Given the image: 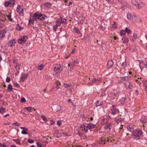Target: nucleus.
Wrapping results in <instances>:
<instances>
[{"mask_svg": "<svg viewBox=\"0 0 147 147\" xmlns=\"http://www.w3.org/2000/svg\"><path fill=\"white\" fill-rule=\"evenodd\" d=\"M131 48L133 49L134 51L136 50V48L134 46H133L131 47Z\"/></svg>", "mask_w": 147, "mask_h": 147, "instance_id": "nucleus-59", "label": "nucleus"}, {"mask_svg": "<svg viewBox=\"0 0 147 147\" xmlns=\"http://www.w3.org/2000/svg\"><path fill=\"white\" fill-rule=\"evenodd\" d=\"M73 61L74 63H76L77 64H78L79 63V61L78 60L76 59V60L74 59L73 60Z\"/></svg>", "mask_w": 147, "mask_h": 147, "instance_id": "nucleus-48", "label": "nucleus"}, {"mask_svg": "<svg viewBox=\"0 0 147 147\" xmlns=\"http://www.w3.org/2000/svg\"><path fill=\"white\" fill-rule=\"evenodd\" d=\"M97 83L96 82V78H93L92 79V80L91 81V82L89 83V84H91V83Z\"/></svg>", "mask_w": 147, "mask_h": 147, "instance_id": "nucleus-29", "label": "nucleus"}, {"mask_svg": "<svg viewBox=\"0 0 147 147\" xmlns=\"http://www.w3.org/2000/svg\"><path fill=\"white\" fill-rule=\"evenodd\" d=\"M55 83L57 85V86H59L61 85L60 83L58 81H57L55 82Z\"/></svg>", "mask_w": 147, "mask_h": 147, "instance_id": "nucleus-56", "label": "nucleus"}, {"mask_svg": "<svg viewBox=\"0 0 147 147\" xmlns=\"http://www.w3.org/2000/svg\"><path fill=\"white\" fill-rule=\"evenodd\" d=\"M61 66L60 65H59L57 66H55L54 69V71L56 74L60 73L62 71V68H60Z\"/></svg>", "mask_w": 147, "mask_h": 147, "instance_id": "nucleus-3", "label": "nucleus"}, {"mask_svg": "<svg viewBox=\"0 0 147 147\" xmlns=\"http://www.w3.org/2000/svg\"><path fill=\"white\" fill-rule=\"evenodd\" d=\"M42 119L45 121H46L47 120V118L44 115H42L41 116Z\"/></svg>", "mask_w": 147, "mask_h": 147, "instance_id": "nucleus-44", "label": "nucleus"}, {"mask_svg": "<svg viewBox=\"0 0 147 147\" xmlns=\"http://www.w3.org/2000/svg\"><path fill=\"white\" fill-rule=\"evenodd\" d=\"M123 6H121V7L122 9L123 8L125 7H126V8L124 7V9L125 8H128V9H131V6L128 3L126 2H123V3H122Z\"/></svg>", "mask_w": 147, "mask_h": 147, "instance_id": "nucleus-6", "label": "nucleus"}, {"mask_svg": "<svg viewBox=\"0 0 147 147\" xmlns=\"http://www.w3.org/2000/svg\"><path fill=\"white\" fill-rule=\"evenodd\" d=\"M27 37L25 36H22L20 39L18 40V42L20 44L25 43L27 40Z\"/></svg>", "mask_w": 147, "mask_h": 147, "instance_id": "nucleus-2", "label": "nucleus"}, {"mask_svg": "<svg viewBox=\"0 0 147 147\" xmlns=\"http://www.w3.org/2000/svg\"><path fill=\"white\" fill-rule=\"evenodd\" d=\"M125 29L126 30V32H127L128 34H130L131 33V30L127 28H126Z\"/></svg>", "mask_w": 147, "mask_h": 147, "instance_id": "nucleus-35", "label": "nucleus"}, {"mask_svg": "<svg viewBox=\"0 0 147 147\" xmlns=\"http://www.w3.org/2000/svg\"><path fill=\"white\" fill-rule=\"evenodd\" d=\"M28 142L30 143H34V141L33 140H31L30 139H29L28 140Z\"/></svg>", "mask_w": 147, "mask_h": 147, "instance_id": "nucleus-43", "label": "nucleus"}, {"mask_svg": "<svg viewBox=\"0 0 147 147\" xmlns=\"http://www.w3.org/2000/svg\"><path fill=\"white\" fill-rule=\"evenodd\" d=\"M5 33L6 32H5V30H4L3 32L2 33H1V34H2V37H3L5 36Z\"/></svg>", "mask_w": 147, "mask_h": 147, "instance_id": "nucleus-50", "label": "nucleus"}, {"mask_svg": "<svg viewBox=\"0 0 147 147\" xmlns=\"http://www.w3.org/2000/svg\"><path fill=\"white\" fill-rule=\"evenodd\" d=\"M132 3L135 5H137V4H138V2L136 0H132Z\"/></svg>", "mask_w": 147, "mask_h": 147, "instance_id": "nucleus-31", "label": "nucleus"}, {"mask_svg": "<svg viewBox=\"0 0 147 147\" xmlns=\"http://www.w3.org/2000/svg\"><path fill=\"white\" fill-rule=\"evenodd\" d=\"M0 146H2L3 147H7L4 144V143L3 144L1 143L0 144Z\"/></svg>", "mask_w": 147, "mask_h": 147, "instance_id": "nucleus-60", "label": "nucleus"}, {"mask_svg": "<svg viewBox=\"0 0 147 147\" xmlns=\"http://www.w3.org/2000/svg\"><path fill=\"white\" fill-rule=\"evenodd\" d=\"M45 17L47 18V17L45 14L39 12H36L34 13L33 16V19L36 21L37 20L43 21L45 19Z\"/></svg>", "mask_w": 147, "mask_h": 147, "instance_id": "nucleus-1", "label": "nucleus"}, {"mask_svg": "<svg viewBox=\"0 0 147 147\" xmlns=\"http://www.w3.org/2000/svg\"><path fill=\"white\" fill-rule=\"evenodd\" d=\"M143 86L144 88L146 87V86H147V82L146 81H144V82Z\"/></svg>", "mask_w": 147, "mask_h": 147, "instance_id": "nucleus-52", "label": "nucleus"}, {"mask_svg": "<svg viewBox=\"0 0 147 147\" xmlns=\"http://www.w3.org/2000/svg\"><path fill=\"white\" fill-rule=\"evenodd\" d=\"M13 84L14 85V86H16L17 87H20L19 85L17 84V82L14 83Z\"/></svg>", "mask_w": 147, "mask_h": 147, "instance_id": "nucleus-53", "label": "nucleus"}, {"mask_svg": "<svg viewBox=\"0 0 147 147\" xmlns=\"http://www.w3.org/2000/svg\"><path fill=\"white\" fill-rule=\"evenodd\" d=\"M122 40L123 41V42L124 43H128L129 41L128 38H127V36H126L124 35L123 37Z\"/></svg>", "mask_w": 147, "mask_h": 147, "instance_id": "nucleus-11", "label": "nucleus"}, {"mask_svg": "<svg viewBox=\"0 0 147 147\" xmlns=\"http://www.w3.org/2000/svg\"><path fill=\"white\" fill-rule=\"evenodd\" d=\"M1 111V113L3 114L5 112V108L4 107H1L0 110Z\"/></svg>", "mask_w": 147, "mask_h": 147, "instance_id": "nucleus-33", "label": "nucleus"}, {"mask_svg": "<svg viewBox=\"0 0 147 147\" xmlns=\"http://www.w3.org/2000/svg\"><path fill=\"white\" fill-rule=\"evenodd\" d=\"M20 101L22 102H25L26 101L25 98L24 97H22L21 98Z\"/></svg>", "mask_w": 147, "mask_h": 147, "instance_id": "nucleus-47", "label": "nucleus"}, {"mask_svg": "<svg viewBox=\"0 0 147 147\" xmlns=\"http://www.w3.org/2000/svg\"><path fill=\"white\" fill-rule=\"evenodd\" d=\"M141 122L144 123L147 121V119L145 118L144 116H142L140 120Z\"/></svg>", "mask_w": 147, "mask_h": 147, "instance_id": "nucleus-19", "label": "nucleus"}, {"mask_svg": "<svg viewBox=\"0 0 147 147\" xmlns=\"http://www.w3.org/2000/svg\"><path fill=\"white\" fill-rule=\"evenodd\" d=\"M24 109L27 110L29 112H32L34 109V108H32L31 107H25Z\"/></svg>", "mask_w": 147, "mask_h": 147, "instance_id": "nucleus-17", "label": "nucleus"}, {"mask_svg": "<svg viewBox=\"0 0 147 147\" xmlns=\"http://www.w3.org/2000/svg\"><path fill=\"white\" fill-rule=\"evenodd\" d=\"M138 34L137 33H134V34L133 35V37L135 39H136L138 38Z\"/></svg>", "mask_w": 147, "mask_h": 147, "instance_id": "nucleus-40", "label": "nucleus"}, {"mask_svg": "<svg viewBox=\"0 0 147 147\" xmlns=\"http://www.w3.org/2000/svg\"><path fill=\"white\" fill-rule=\"evenodd\" d=\"M111 125V124H108L105 127V129L107 130H110L111 129L110 128V126Z\"/></svg>", "mask_w": 147, "mask_h": 147, "instance_id": "nucleus-32", "label": "nucleus"}, {"mask_svg": "<svg viewBox=\"0 0 147 147\" xmlns=\"http://www.w3.org/2000/svg\"><path fill=\"white\" fill-rule=\"evenodd\" d=\"M13 88L12 87V86L11 85L9 84L8 85L7 87V91L9 92L12 91Z\"/></svg>", "mask_w": 147, "mask_h": 147, "instance_id": "nucleus-24", "label": "nucleus"}, {"mask_svg": "<svg viewBox=\"0 0 147 147\" xmlns=\"http://www.w3.org/2000/svg\"><path fill=\"white\" fill-rule=\"evenodd\" d=\"M15 40L13 39L12 40H10L8 43V45L9 47H11L14 45L16 43Z\"/></svg>", "mask_w": 147, "mask_h": 147, "instance_id": "nucleus-12", "label": "nucleus"}, {"mask_svg": "<svg viewBox=\"0 0 147 147\" xmlns=\"http://www.w3.org/2000/svg\"><path fill=\"white\" fill-rule=\"evenodd\" d=\"M113 64V62L112 60L109 61L107 63V68L109 69L111 68Z\"/></svg>", "mask_w": 147, "mask_h": 147, "instance_id": "nucleus-10", "label": "nucleus"}, {"mask_svg": "<svg viewBox=\"0 0 147 147\" xmlns=\"http://www.w3.org/2000/svg\"><path fill=\"white\" fill-rule=\"evenodd\" d=\"M45 6L47 8H49L51 6V4L49 2H47L45 4Z\"/></svg>", "mask_w": 147, "mask_h": 147, "instance_id": "nucleus-23", "label": "nucleus"}, {"mask_svg": "<svg viewBox=\"0 0 147 147\" xmlns=\"http://www.w3.org/2000/svg\"><path fill=\"white\" fill-rule=\"evenodd\" d=\"M58 26L56 24L53 26V29L54 31H56V29L57 28Z\"/></svg>", "mask_w": 147, "mask_h": 147, "instance_id": "nucleus-38", "label": "nucleus"}, {"mask_svg": "<svg viewBox=\"0 0 147 147\" xmlns=\"http://www.w3.org/2000/svg\"><path fill=\"white\" fill-rule=\"evenodd\" d=\"M113 109H111V111H112L111 113L113 115H115L116 114L115 110V109H114L115 108V106L114 105H113Z\"/></svg>", "mask_w": 147, "mask_h": 147, "instance_id": "nucleus-27", "label": "nucleus"}, {"mask_svg": "<svg viewBox=\"0 0 147 147\" xmlns=\"http://www.w3.org/2000/svg\"><path fill=\"white\" fill-rule=\"evenodd\" d=\"M23 29V27H22L21 26H19V30L20 31L22 29Z\"/></svg>", "mask_w": 147, "mask_h": 147, "instance_id": "nucleus-63", "label": "nucleus"}, {"mask_svg": "<svg viewBox=\"0 0 147 147\" xmlns=\"http://www.w3.org/2000/svg\"><path fill=\"white\" fill-rule=\"evenodd\" d=\"M61 23V22L60 21V19H57L56 22V24L58 26H59Z\"/></svg>", "mask_w": 147, "mask_h": 147, "instance_id": "nucleus-25", "label": "nucleus"}, {"mask_svg": "<svg viewBox=\"0 0 147 147\" xmlns=\"http://www.w3.org/2000/svg\"><path fill=\"white\" fill-rule=\"evenodd\" d=\"M43 67L44 66L42 64L40 65H38V69L40 70H42L43 69Z\"/></svg>", "mask_w": 147, "mask_h": 147, "instance_id": "nucleus-28", "label": "nucleus"}, {"mask_svg": "<svg viewBox=\"0 0 147 147\" xmlns=\"http://www.w3.org/2000/svg\"><path fill=\"white\" fill-rule=\"evenodd\" d=\"M127 129L128 131L131 132H133L134 130L133 127L131 125L128 126L127 127Z\"/></svg>", "mask_w": 147, "mask_h": 147, "instance_id": "nucleus-16", "label": "nucleus"}, {"mask_svg": "<svg viewBox=\"0 0 147 147\" xmlns=\"http://www.w3.org/2000/svg\"><path fill=\"white\" fill-rule=\"evenodd\" d=\"M34 22V20L30 19L29 21V22H28V25H30L31 24H33Z\"/></svg>", "mask_w": 147, "mask_h": 147, "instance_id": "nucleus-34", "label": "nucleus"}, {"mask_svg": "<svg viewBox=\"0 0 147 147\" xmlns=\"http://www.w3.org/2000/svg\"><path fill=\"white\" fill-rule=\"evenodd\" d=\"M79 19L81 20V22L86 23L87 22V20L84 17H80Z\"/></svg>", "mask_w": 147, "mask_h": 147, "instance_id": "nucleus-15", "label": "nucleus"}, {"mask_svg": "<svg viewBox=\"0 0 147 147\" xmlns=\"http://www.w3.org/2000/svg\"><path fill=\"white\" fill-rule=\"evenodd\" d=\"M28 76V75L27 74H22L20 78V80L24 82Z\"/></svg>", "mask_w": 147, "mask_h": 147, "instance_id": "nucleus-9", "label": "nucleus"}, {"mask_svg": "<svg viewBox=\"0 0 147 147\" xmlns=\"http://www.w3.org/2000/svg\"><path fill=\"white\" fill-rule=\"evenodd\" d=\"M20 129H23V130L21 131V133L22 134H28V132L27 131H28V129L25 127H20Z\"/></svg>", "mask_w": 147, "mask_h": 147, "instance_id": "nucleus-8", "label": "nucleus"}, {"mask_svg": "<svg viewBox=\"0 0 147 147\" xmlns=\"http://www.w3.org/2000/svg\"><path fill=\"white\" fill-rule=\"evenodd\" d=\"M61 19H60V21L61 22V23H65L66 22V20L65 19H62V18L61 17H60Z\"/></svg>", "mask_w": 147, "mask_h": 147, "instance_id": "nucleus-30", "label": "nucleus"}, {"mask_svg": "<svg viewBox=\"0 0 147 147\" xmlns=\"http://www.w3.org/2000/svg\"><path fill=\"white\" fill-rule=\"evenodd\" d=\"M124 84L127 89L131 90L132 86L129 82L127 81Z\"/></svg>", "mask_w": 147, "mask_h": 147, "instance_id": "nucleus-7", "label": "nucleus"}, {"mask_svg": "<svg viewBox=\"0 0 147 147\" xmlns=\"http://www.w3.org/2000/svg\"><path fill=\"white\" fill-rule=\"evenodd\" d=\"M16 11L20 15L22 16H24V10H16Z\"/></svg>", "mask_w": 147, "mask_h": 147, "instance_id": "nucleus-20", "label": "nucleus"}, {"mask_svg": "<svg viewBox=\"0 0 147 147\" xmlns=\"http://www.w3.org/2000/svg\"><path fill=\"white\" fill-rule=\"evenodd\" d=\"M14 0H12L11 1L10 0L9 1H6L4 3L5 6L6 7H7L9 6H10V7L12 6L14 4Z\"/></svg>", "mask_w": 147, "mask_h": 147, "instance_id": "nucleus-4", "label": "nucleus"}, {"mask_svg": "<svg viewBox=\"0 0 147 147\" xmlns=\"http://www.w3.org/2000/svg\"><path fill=\"white\" fill-rule=\"evenodd\" d=\"M61 107L59 105H56L55 107V111L57 112L61 109Z\"/></svg>", "mask_w": 147, "mask_h": 147, "instance_id": "nucleus-26", "label": "nucleus"}, {"mask_svg": "<svg viewBox=\"0 0 147 147\" xmlns=\"http://www.w3.org/2000/svg\"><path fill=\"white\" fill-rule=\"evenodd\" d=\"M131 18V14L128 13L127 14V18L128 19L130 20Z\"/></svg>", "mask_w": 147, "mask_h": 147, "instance_id": "nucleus-45", "label": "nucleus"}, {"mask_svg": "<svg viewBox=\"0 0 147 147\" xmlns=\"http://www.w3.org/2000/svg\"><path fill=\"white\" fill-rule=\"evenodd\" d=\"M144 6V4H142V3H141L139 4H137V6L136 7L137 8L140 9Z\"/></svg>", "mask_w": 147, "mask_h": 147, "instance_id": "nucleus-21", "label": "nucleus"}, {"mask_svg": "<svg viewBox=\"0 0 147 147\" xmlns=\"http://www.w3.org/2000/svg\"><path fill=\"white\" fill-rule=\"evenodd\" d=\"M101 141L103 144H105V138L104 137H102L101 138Z\"/></svg>", "mask_w": 147, "mask_h": 147, "instance_id": "nucleus-41", "label": "nucleus"}, {"mask_svg": "<svg viewBox=\"0 0 147 147\" xmlns=\"http://www.w3.org/2000/svg\"><path fill=\"white\" fill-rule=\"evenodd\" d=\"M63 86L65 88H69L71 89L72 88V86L70 84H67L65 83L64 84Z\"/></svg>", "mask_w": 147, "mask_h": 147, "instance_id": "nucleus-14", "label": "nucleus"}, {"mask_svg": "<svg viewBox=\"0 0 147 147\" xmlns=\"http://www.w3.org/2000/svg\"><path fill=\"white\" fill-rule=\"evenodd\" d=\"M102 105V101L100 100H98L96 101V106L98 107Z\"/></svg>", "mask_w": 147, "mask_h": 147, "instance_id": "nucleus-22", "label": "nucleus"}, {"mask_svg": "<svg viewBox=\"0 0 147 147\" xmlns=\"http://www.w3.org/2000/svg\"><path fill=\"white\" fill-rule=\"evenodd\" d=\"M10 81V78L9 77H7L6 78V82H9Z\"/></svg>", "mask_w": 147, "mask_h": 147, "instance_id": "nucleus-49", "label": "nucleus"}, {"mask_svg": "<svg viewBox=\"0 0 147 147\" xmlns=\"http://www.w3.org/2000/svg\"><path fill=\"white\" fill-rule=\"evenodd\" d=\"M142 133V131L141 130L139 129L138 130H136L134 133V136H135L136 137H139L141 135Z\"/></svg>", "mask_w": 147, "mask_h": 147, "instance_id": "nucleus-5", "label": "nucleus"}, {"mask_svg": "<svg viewBox=\"0 0 147 147\" xmlns=\"http://www.w3.org/2000/svg\"><path fill=\"white\" fill-rule=\"evenodd\" d=\"M71 55V54H68L67 55H66L65 56V58L66 59H67Z\"/></svg>", "mask_w": 147, "mask_h": 147, "instance_id": "nucleus-61", "label": "nucleus"}, {"mask_svg": "<svg viewBox=\"0 0 147 147\" xmlns=\"http://www.w3.org/2000/svg\"><path fill=\"white\" fill-rule=\"evenodd\" d=\"M36 144L38 147H42V144H40V142H37L36 143Z\"/></svg>", "mask_w": 147, "mask_h": 147, "instance_id": "nucleus-42", "label": "nucleus"}, {"mask_svg": "<svg viewBox=\"0 0 147 147\" xmlns=\"http://www.w3.org/2000/svg\"><path fill=\"white\" fill-rule=\"evenodd\" d=\"M14 140L15 141L16 143L18 144H21L20 141V140L19 139H15Z\"/></svg>", "mask_w": 147, "mask_h": 147, "instance_id": "nucleus-39", "label": "nucleus"}, {"mask_svg": "<svg viewBox=\"0 0 147 147\" xmlns=\"http://www.w3.org/2000/svg\"><path fill=\"white\" fill-rule=\"evenodd\" d=\"M114 24H113V27L115 29H116L117 28L116 24L115 22H114Z\"/></svg>", "mask_w": 147, "mask_h": 147, "instance_id": "nucleus-58", "label": "nucleus"}, {"mask_svg": "<svg viewBox=\"0 0 147 147\" xmlns=\"http://www.w3.org/2000/svg\"><path fill=\"white\" fill-rule=\"evenodd\" d=\"M23 7L22 6H18L17 9H23Z\"/></svg>", "mask_w": 147, "mask_h": 147, "instance_id": "nucleus-54", "label": "nucleus"}, {"mask_svg": "<svg viewBox=\"0 0 147 147\" xmlns=\"http://www.w3.org/2000/svg\"><path fill=\"white\" fill-rule=\"evenodd\" d=\"M7 17L8 19L10 21H11L12 20V18H11V15L10 14L8 15H7Z\"/></svg>", "mask_w": 147, "mask_h": 147, "instance_id": "nucleus-37", "label": "nucleus"}, {"mask_svg": "<svg viewBox=\"0 0 147 147\" xmlns=\"http://www.w3.org/2000/svg\"><path fill=\"white\" fill-rule=\"evenodd\" d=\"M12 125H15L16 126H20V123H18L17 122H16L13 124Z\"/></svg>", "mask_w": 147, "mask_h": 147, "instance_id": "nucleus-46", "label": "nucleus"}, {"mask_svg": "<svg viewBox=\"0 0 147 147\" xmlns=\"http://www.w3.org/2000/svg\"><path fill=\"white\" fill-rule=\"evenodd\" d=\"M68 102L69 103H72V102H73L70 99H69L68 100Z\"/></svg>", "mask_w": 147, "mask_h": 147, "instance_id": "nucleus-64", "label": "nucleus"}, {"mask_svg": "<svg viewBox=\"0 0 147 147\" xmlns=\"http://www.w3.org/2000/svg\"><path fill=\"white\" fill-rule=\"evenodd\" d=\"M80 127L82 129V131H84L86 132H88V128H85V125H81Z\"/></svg>", "mask_w": 147, "mask_h": 147, "instance_id": "nucleus-18", "label": "nucleus"}, {"mask_svg": "<svg viewBox=\"0 0 147 147\" xmlns=\"http://www.w3.org/2000/svg\"><path fill=\"white\" fill-rule=\"evenodd\" d=\"M75 32L77 33H80V31L78 29H76L75 30Z\"/></svg>", "mask_w": 147, "mask_h": 147, "instance_id": "nucleus-62", "label": "nucleus"}, {"mask_svg": "<svg viewBox=\"0 0 147 147\" xmlns=\"http://www.w3.org/2000/svg\"><path fill=\"white\" fill-rule=\"evenodd\" d=\"M126 32L125 30H121L120 32L121 34L122 35H123L125 34L126 33Z\"/></svg>", "mask_w": 147, "mask_h": 147, "instance_id": "nucleus-36", "label": "nucleus"}, {"mask_svg": "<svg viewBox=\"0 0 147 147\" xmlns=\"http://www.w3.org/2000/svg\"><path fill=\"white\" fill-rule=\"evenodd\" d=\"M57 124L59 126H60L61 124V121H58L57 122Z\"/></svg>", "mask_w": 147, "mask_h": 147, "instance_id": "nucleus-51", "label": "nucleus"}, {"mask_svg": "<svg viewBox=\"0 0 147 147\" xmlns=\"http://www.w3.org/2000/svg\"><path fill=\"white\" fill-rule=\"evenodd\" d=\"M132 17L135 20H136L137 18V17L136 16L134 15H132Z\"/></svg>", "mask_w": 147, "mask_h": 147, "instance_id": "nucleus-57", "label": "nucleus"}, {"mask_svg": "<svg viewBox=\"0 0 147 147\" xmlns=\"http://www.w3.org/2000/svg\"><path fill=\"white\" fill-rule=\"evenodd\" d=\"M128 80V76H125L124 78V80L127 81Z\"/></svg>", "mask_w": 147, "mask_h": 147, "instance_id": "nucleus-55", "label": "nucleus"}, {"mask_svg": "<svg viewBox=\"0 0 147 147\" xmlns=\"http://www.w3.org/2000/svg\"><path fill=\"white\" fill-rule=\"evenodd\" d=\"M95 126V125L93 124L92 123H89L88 124V125L86 126V128H88L89 129H92L94 128Z\"/></svg>", "mask_w": 147, "mask_h": 147, "instance_id": "nucleus-13", "label": "nucleus"}]
</instances>
